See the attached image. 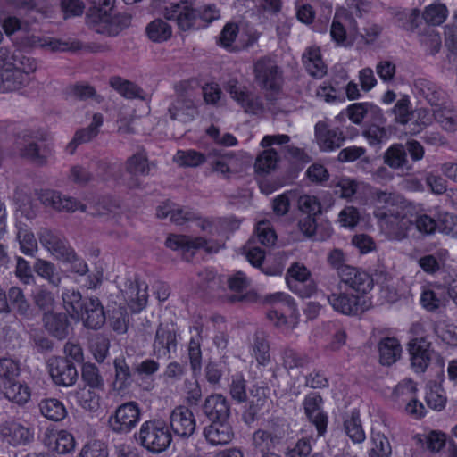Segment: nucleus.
Instances as JSON below:
<instances>
[{
  "mask_svg": "<svg viewBox=\"0 0 457 457\" xmlns=\"http://www.w3.org/2000/svg\"><path fill=\"white\" fill-rule=\"evenodd\" d=\"M135 438L147 451L154 453L164 452L172 441V436L166 422L162 420L145 421Z\"/></svg>",
  "mask_w": 457,
  "mask_h": 457,
  "instance_id": "nucleus-1",
  "label": "nucleus"
},
{
  "mask_svg": "<svg viewBox=\"0 0 457 457\" xmlns=\"http://www.w3.org/2000/svg\"><path fill=\"white\" fill-rule=\"evenodd\" d=\"M19 374L20 367L15 361L9 358L0 359V379L4 380V395L10 401L23 405L29 401V386L15 381Z\"/></svg>",
  "mask_w": 457,
  "mask_h": 457,
  "instance_id": "nucleus-2",
  "label": "nucleus"
},
{
  "mask_svg": "<svg viewBox=\"0 0 457 457\" xmlns=\"http://www.w3.org/2000/svg\"><path fill=\"white\" fill-rule=\"evenodd\" d=\"M141 409L137 402L130 401L118 406L108 419L109 428L116 434H128L139 422Z\"/></svg>",
  "mask_w": 457,
  "mask_h": 457,
  "instance_id": "nucleus-3",
  "label": "nucleus"
},
{
  "mask_svg": "<svg viewBox=\"0 0 457 457\" xmlns=\"http://www.w3.org/2000/svg\"><path fill=\"white\" fill-rule=\"evenodd\" d=\"M16 205L15 217L18 229L17 239L23 253L29 254V188L27 186L18 187L13 195Z\"/></svg>",
  "mask_w": 457,
  "mask_h": 457,
  "instance_id": "nucleus-4",
  "label": "nucleus"
},
{
  "mask_svg": "<svg viewBox=\"0 0 457 457\" xmlns=\"http://www.w3.org/2000/svg\"><path fill=\"white\" fill-rule=\"evenodd\" d=\"M165 19L176 21L181 30L198 29L204 27L199 21V10L192 7L188 1L170 4L163 11Z\"/></svg>",
  "mask_w": 457,
  "mask_h": 457,
  "instance_id": "nucleus-5",
  "label": "nucleus"
},
{
  "mask_svg": "<svg viewBox=\"0 0 457 457\" xmlns=\"http://www.w3.org/2000/svg\"><path fill=\"white\" fill-rule=\"evenodd\" d=\"M168 112L172 120L181 123L192 121L198 115L192 89L185 88L179 92L176 99L170 104Z\"/></svg>",
  "mask_w": 457,
  "mask_h": 457,
  "instance_id": "nucleus-6",
  "label": "nucleus"
},
{
  "mask_svg": "<svg viewBox=\"0 0 457 457\" xmlns=\"http://www.w3.org/2000/svg\"><path fill=\"white\" fill-rule=\"evenodd\" d=\"M111 11L104 13H93L91 7H89L87 15L92 19L93 22L98 24L97 32L105 34L109 37H115L119 35L123 29L129 27L131 22V16L127 13H119L113 16L110 15Z\"/></svg>",
  "mask_w": 457,
  "mask_h": 457,
  "instance_id": "nucleus-7",
  "label": "nucleus"
},
{
  "mask_svg": "<svg viewBox=\"0 0 457 457\" xmlns=\"http://www.w3.org/2000/svg\"><path fill=\"white\" fill-rule=\"evenodd\" d=\"M376 216L379 218L380 225L388 237L395 240L405 238L413 223L406 215L394 212L391 210L378 211Z\"/></svg>",
  "mask_w": 457,
  "mask_h": 457,
  "instance_id": "nucleus-8",
  "label": "nucleus"
},
{
  "mask_svg": "<svg viewBox=\"0 0 457 457\" xmlns=\"http://www.w3.org/2000/svg\"><path fill=\"white\" fill-rule=\"evenodd\" d=\"M256 83L262 88L276 91L281 83V71L270 58H261L254 63Z\"/></svg>",
  "mask_w": 457,
  "mask_h": 457,
  "instance_id": "nucleus-9",
  "label": "nucleus"
},
{
  "mask_svg": "<svg viewBox=\"0 0 457 457\" xmlns=\"http://www.w3.org/2000/svg\"><path fill=\"white\" fill-rule=\"evenodd\" d=\"M49 374L53 381L62 386H71L78 379L77 369L69 358L51 357L47 361Z\"/></svg>",
  "mask_w": 457,
  "mask_h": 457,
  "instance_id": "nucleus-10",
  "label": "nucleus"
},
{
  "mask_svg": "<svg viewBox=\"0 0 457 457\" xmlns=\"http://www.w3.org/2000/svg\"><path fill=\"white\" fill-rule=\"evenodd\" d=\"M323 398L318 393L308 394L303 402L304 414L308 420L315 426L318 436H322L327 431L328 418L322 409Z\"/></svg>",
  "mask_w": 457,
  "mask_h": 457,
  "instance_id": "nucleus-11",
  "label": "nucleus"
},
{
  "mask_svg": "<svg viewBox=\"0 0 457 457\" xmlns=\"http://www.w3.org/2000/svg\"><path fill=\"white\" fill-rule=\"evenodd\" d=\"M46 46H49L53 51L83 50L87 53H101L109 49L108 46L96 43L83 45L79 41L70 43L59 39L30 36V48Z\"/></svg>",
  "mask_w": 457,
  "mask_h": 457,
  "instance_id": "nucleus-12",
  "label": "nucleus"
},
{
  "mask_svg": "<svg viewBox=\"0 0 457 457\" xmlns=\"http://www.w3.org/2000/svg\"><path fill=\"white\" fill-rule=\"evenodd\" d=\"M36 195L39 201L46 206H51L58 212H73L77 210L85 212L87 206L81 204L79 201L72 197L62 196L61 193L49 190L41 189L36 190Z\"/></svg>",
  "mask_w": 457,
  "mask_h": 457,
  "instance_id": "nucleus-13",
  "label": "nucleus"
},
{
  "mask_svg": "<svg viewBox=\"0 0 457 457\" xmlns=\"http://www.w3.org/2000/svg\"><path fill=\"white\" fill-rule=\"evenodd\" d=\"M170 427L175 436L180 438L190 437L196 427L192 411L182 405L176 407L170 415Z\"/></svg>",
  "mask_w": 457,
  "mask_h": 457,
  "instance_id": "nucleus-14",
  "label": "nucleus"
},
{
  "mask_svg": "<svg viewBox=\"0 0 457 457\" xmlns=\"http://www.w3.org/2000/svg\"><path fill=\"white\" fill-rule=\"evenodd\" d=\"M14 50L11 53L7 47H0V71L13 66H25L29 62V38L27 36L16 37Z\"/></svg>",
  "mask_w": 457,
  "mask_h": 457,
  "instance_id": "nucleus-15",
  "label": "nucleus"
},
{
  "mask_svg": "<svg viewBox=\"0 0 457 457\" xmlns=\"http://www.w3.org/2000/svg\"><path fill=\"white\" fill-rule=\"evenodd\" d=\"M408 351L411 368L417 373L424 372L431 361V343L425 337L413 338L408 344Z\"/></svg>",
  "mask_w": 457,
  "mask_h": 457,
  "instance_id": "nucleus-16",
  "label": "nucleus"
},
{
  "mask_svg": "<svg viewBox=\"0 0 457 457\" xmlns=\"http://www.w3.org/2000/svg\"><path fill=\"white\" fill-rule=\"evenodd\" d=\"M40 244L49 251L57 259L62 257L69 258L71 255V247L66 238L59 232L41 228L37 233Z\"/></svg>",
  "mask_w": 457,
  "mask_h": 457,
  "instance_id": "nucleus-17",
  "label": "nucleus"
},
{
  "mask_svg": "<svg viewBox=\"0 0 457 457\" xmlns=\"http://www.w3.org/2000/svg\"><path fill=\"white\" fill-rule=\"evenodd\" d=\"M339 278L344 284L359 294H366L373 287L370 274L353 266L343 267Z\"/></svg>",
  "mask_w": 457,
  "mask_h": 457,
  "instance_id": "nucleus-18",
  "label": "nucleus"
},
{
  "mask_svg": "<svg viewBox=\"0 0 457 457\" xmlns=\"http://www.w3.org/2000/svg\"><path fill=\"white\" fill-rule=\"evenodd\" d=\"M201 411L210 421H220L229 419L230 404L221 394H212L204 399Z\"/></svg>",
  "mask_w": 457,
  "mask_h": 457,
  "instance_id": "nucleus-19",
  "label": "nucleus"
},
{
  "mask_svg": "<svg viewBox=\"0 0 457 457\" xmlns=\"http://www.w3.org/2000/svg\"><path fill=\"white\" fill-rule=\"evenodd\" d=\"M81 309V314L78 315L76 319L81 320L86 328L99 329L105 323V312L97 297H87Z\"/></svg>",
  "mask_w": 457,
  "mask_h": 457,
  "instance_id": "nucleus-20",
  "label": "nucleus"
},
{
  "mask_svg": "<svg viewBox=\"0 0 457 457\" xmlns=\"http://www.w3.org/2000/svg\"><path fill=\"white\" fill-rule=\"evenodd\" d=\"M328 301L335 311L345 315H357L368 309L366 300L361 302L358 296L345 293L330 294L328 295Z\"/></svg>",
  "mask_w": 457,
  "mask_h": 457,
  "instance_id": "nucleus-21",
  "label": "nucleus"
},
{
  "mask_svg": "<svg viewBox=\"0 0 457 457\" xmlns=\"http://www.w3.org/2000/svg\"><path fill=\"white\" fill-rule=\"evenodd\" d=\"M177 346V335L172 327L160 324L157 328L153 344L154 354L157 358L170 356Z\"/></svg>",
  "mask_w": 457,
  "mask_h": 457,
  "instance_id": "nucleus-22",
  "label": "nucleus"
},
{
  "mask_svg": "<svg viewBox=\"0 0 457 457\" xmlns=\"http://www.w3.org/2000/svg\"><path fill=\"white\" fill-rule=\"evenodd\" d=\"M287 276L297 282L295 285V291L302 298L310 297L315 293L316 285L310 279L311 273L304 265L293 263L287 270Z\"/></svg>",
  "mask_w": 457,
  "mask_h": 457,
  "instance_id": "nucleus-23",
  "label": "nucleus"
},
{
  "mask_svg": "<svg viewBox=\"0 0 457 457\" xmlns=\"http://www.w3.org/2000/svg\"><path fill=\"white\" fill-rule=\"evenodd\" d=\"M125 170L131 176L128 182L129 187L139 188L141 181L137 179V176H147L150 171V164L145 152H137L128 158L125 163Z\"/></svg>",
  "mask_w": 457,
  "mask_h": 457,
  "instance_id": "nucleus-24",
  "label": "nucleus"
},
{
  "mask_svg": "<svg viewBox=\"0 0 457 457\" xmlns=\"http://www.w3.org/2000/svg\"><path fill=\"white\" fill-rule=\"evenodd\" d=\"M228 284L229 289L236 292L230 295H228L227 299L229 303H234L240 302L250 303L258 300V295L255 292L249 291L245 294H240V292L246 289L250 286L249 280L242 271H237L233 277L229 278Z\"/></svg>",
  "mask_w": 457,
  "mask_h": 457,
  "instance_id": "nucleus-25",
  "label": "nucleus"
},
{
  "mask_svg": "<svg viewBox=\"0 0 457 457\" xmlns=\"http://www.w3.org/2000/svg\"><path fill=\"white\" fill-rule=\"evenodd\" d=\"M315 136L320 149L324 151L339 148L345 138L339 129H328V125L321 121L315 126Z\"/></svg>",
  "mask_w": 457,
  "mask_h": 457,
  "instance_id": "nucleus-26",
  "label": "nucleus"
},
{
  "mask_svg": "<svg viewBox=\"0 0 457 457\" xmlns=\"http://www.w3.org/2000/svg\"><path fill=\"white\" fill-rule=\"evenodd\" d=\"M204 435L206 440L212 445L228 444L234 436V432L228 420L211 421L204 428Z\"/></svg>",
  "mask_w": 457,
  "mask_h": 457,
  "instance_id": "nucleus-27",
  "label": "nucleus"
},
{
  "mask_svg": "<svg viewBox=\"0 0 457 457\" xmlns=\"http://www.w3.org/2000/svg\"><path fill=\"white\" fill-rule=\"evenodd\" d=\"M249 392L250 395L249 398L247 397V404L242 414V420L247 425L252 424L258 419L259 412L267 402L263 387L253 386Z\"/></svg>",
  "mask_w": 457,
  "mask_h": 457,
  "instance_id": "nucleus-28",
  "label": "nucleus"
},
{
  "mask_svg": "<svg viewBox=\"0 0 457 457\" xmlns=\"http://www.w3.org/2000/svg\"><path fill=\"white\" fill-rule=\"evenodd\" d=\"M416 93L422 96L431 106H440L445 100V92L433 81L419 78L413 83Z\"/></svg>",
  "mask_w": 457,
  "mask_h": 457,
  "instance_id": "nucleus-29",
  "label": "nucleus"
},
{
  "mask_svg": "<svg viewBox=\"0 0 457 457\" xmlns=\"http://www.w3.org/2000/svg\"><path fill=\"white\" fill-rule=\"evenodd\" d=\"M25 66H13L0 71V92L16 91L26 81Z\"/></svg>",
  "mask_w": 457,
  "mask_h": 457,
  "instance_id": "nucleus-30",
  "label": "nucleus"
},
{
  "mask_svg": "<svg viewBox=\"0 0 457 457\" xmlns=\"http://www.w3.org/2000/svg\"><path fill=\"white\" fill-rule=\"evenodd\" d=\"M103 124V116L100 113H95L91 123L86 127L78 129L72 140L67 145L66 150L71 154H74L76 148L85 143L93 140L99 133V129Z\"/></svg>",
  "mask_w": 457,
  "mask_h": 457,
  "instance_id": "nucleus-31",
  "label": "nucleus"
},
{
  "mask_svg": "<svg viewBox=\"0 0 457 457\" xmlns=\"http://www.w3.org/2000/svg\"><path fill=\"white\" fill-rule=\"evenodd\" d=\"M156 216L160 219L170 217L171 222L182 225L186 221L198 219L195 212L187 208H179L171 202L164 203L157 208Z\"/></svg>",
  "mask_w": 457,
  "mask_h": 457,
  "instance_id": "nucleus-32",
  "label": "nucleus"
},
{
  "mask_svg": "<svg viewBox=\"0 0 457 457\" xmlns=\"http://www.w3.org/2000/svg\"><path fill=\"white\" fill-rule=\"evenodd\" d=\"M226 89L229 92L232 98H234L246 112L257 113L262 109L260 102L248 92L242 90L237 86L236 79H230L227 83Z\"/></svg>",
  "mask_w": 457,
  "mask_h": 457,
  "instance_id": "nucleus-33",
  "label": "nucleus"
},
{
  "mask_svg": "<svg viewBox=\"0 0 457 457\" xmlns=\"http://www.w3.org/2000/svg\"><path fill=\"white\" fill-rule=\"evenodd\" d=\"M45 328L56 338L64 339L69 334V320L65 313L49 312L43 314Z\"/></svg>",
  "mask_w": 457,
  "mask_h": 457,
  "instance_id": "nucleus-34",
  "label": "nucleus"
},
{
  "mask_svg": "<svg viewBox=\"0 0 457 457\" xmlns=\"http://www.w3.org/2000/svg\"><path fill=\"white\" fill-rule=\"evenodd\" d=\"M383 161L386 165L393 170L410 171L411 165L406 155V149L403 144H394L384 153Z\"/></svg>",
  "mask_w": 457,
  "mask_h": 457,
  "instance_id": "nucleus-35",
  "label": "nucleus"
},
{
  "mask_svg": "<svg viewBox=\"0 0 457 457\" xmlns=\"http://www.w3.org/2000/svg\"><path fill=\"white\" fill-rule=\"evenodd\" d=\"M147 285L138 281L130 282L125 290V296L129 308L134 312H139L147 303Z\"/></svg>",
  "mask_w": 457,
  "mask_h": 457,
  "instance_id": "nucleus-36",
  "label": "nucleus"
},
{
  "mask_svg": "<svg viewBox=\"0 0 457 457\" xmlns=\"http://www.w3.org/2000/svg\"><path fill=\"white\" fill-rule=\"evenodd\" d=\"M206 240L203 237H190L185 235H170L165 241V245L174 251H181L183 254L191 250L204 247Z\"/></svg>",
  "mask_w": 457,
  "mask_h": 457,
  "instance_id": "nucleus-37",
  "label": "nucleus"
},
{
  "mask_svg": "<svg viewBox=\"0 0 457 457\" xmlns=\"http://www.w3.org/2000/svg\"><path fill=\"white\" fill-rule=\"evenodd\" d=\"M433 287L434 289H424L420 295V304L426 311L431 312H434L440 307L445 306L446 302L445 287L439 284L433 285Z\"/></svg>",
  "mask_w": 457,
  "mask_h": 457,
  "instance_id": "nucleus-38",
  "label": "nucleus"
},
{
  "mask_svg": "<svg viewBox=\"0 0 457 457\" xmlns=\"http://www.w3.org/2000/svg\"><path fill=\"white\" fill-rule=\"evenodd\" d=\"M303 62L308 73L314 78L320 79L327 73L319 47H309L303 54Z\"/></svg>",
  "mask_w": 457,
  "mask_h": 457,
  "instance_id": "nucleus-39",
  "label": "nucleus"
},
{
  "mask_svg": "<svg viewBox=\"0 0 457 457\" xmlns=\"http://www.w3.org/2000/svg\"><path fill=\"white\" fill-rule=\"evenodd\" d=\"M379 361L382 365H391L401 356L402 348L395 337L383 338L378 345Z\"/></svg>",
  "mask_w": 457,
  "mask_h": 457,
  "instance_id": "nucleus-40",
  "label": "nucleus"
},
{
  "mask_svg": "<svg viewBox=\"0 0 457 457\" xmlns=\"http://www.w3.org/2000/svg\"><path fill=\"white\" fill-rule=\"evenodd\" d=\"M115 369L114 389L123 391L129 388L133 382L134 370L126 362L122 357L116 358L113 361Z\"/></svg>",
  "mask_w": 457,
  "mask_h": 457,
  "instance_id": "nucleus-41",
  "label": "nucleus"
},
{
  "mask_svg": "<svg viewBox=\"0 0 457 457\" xmlns=\"http://www.w3.org/2000/svg\"><path fill=\"white\" fill-rule=\"evenodd\" d=\"M52 154V148L46 142V135L37 141H30V162L36 166L43 167L47 164V159Z\"/></svg>",
  "mask_w": 457,
  "mask_h": 457,
  "instance_id": "nucleus-42",
  "label": "nucleus"
},
{
  "mask_svg": "<svg viewBox=\"0 0 457 457\" xmlns=\"http://www.w3.org/2000/svg\"><path fill=\"white\" fill-rule=\"evenodd\" d=\"M1 435L3 438L12 445H18L25 444L29 429L17 422H9L3 425L1 428Z\"/></svg>",
  "mask_w": 457,
  "mask_h": 457,
  "instance_id": "nucleus-43",
  "label": "nucleus"
},
{
  "mask_svg": "<svg viewBox=\"0 0 457 457\" xmlns=\"http://www.w3.org/2000/svg\"><path fill=\"white\" fill-rule=\"evenodd\" d=\"M251 347L259 364L266 365L270 361V345L267 340V335L264 331L257 330L254 333Z\"/></svg>",
  "mask_w": 457,
  "mask_h": 457,
  "instance_id": "nucleus-44",
  "label": "nucleus"
},
{
  "mask_svg": "<svg viewBox=\"0 0 457 457\" xmlns=\"http://www.w3.org/2000/svg\"><path fill=\"white\" fill-rule=\"evenodd\" d=\"M62 298L67 312L71 318L76 319L78 315L81 314V308L87 297L83 298L80 292L78 290L66 288L62 294Z\"/></svg>",
  "mask_w": 457,
  "mask_h": 457,
  "instance_id": "nucleus-45",
  "label": "nucleus"
},
{
  "mask_svg": "<svg viewBox=\"0 0 457 457\" xmlns=\"http://www.w3.org/2000/svg\"><path fill=\"white\" fill-rule=\"evenodd\" d=\"M433 116L444 130L447 132H455L457 130L456 110L440 105L434 110Z\"/></svg>",
  "mask_w": 457,
  "mask_h": 457,
  "instance_id": "nucleus-46",
  "label": "nucleus"
},
{
  "mask_svg": "<svg viewBox=\"0 0 457 457\" xmlns=\"http://www.w3.org/2000/svg\"><path fill=\"white\" fill-rule=\"evenodd\" d=\"M39 410L46 418L54 421L62 420L67 415L62 403L54 398L42 400L39 403Z\"/></svg>",
  "mask_w": 457,
  "mask_h": 457,
  "instance_id": "nucleus-47",
  "label": "nucleus"
},
{
  "mask_svg": "<svg viewBox=\"0 0 457 457\" xmlns=\"http://www.w3.org/2000/svg\"><path fill=\"white\" fill-rule=\"evenodd\" d=\"M33 270L54 287H58L61 283V277L56 271L54 264L51 262L37 258L33 264Z\"/></svg>",
  "mask_w": 457,
  "mask_h": 457,
  "instance_id": "nucleus-48",
  "label": "nucleus"
},
{
  "mask_svg": "<svg viewBox=\"0 0 457 457\" xmlns=\"http://www.w3.org/2000/svg\"><path fill=\"white\" fill-rule=\"evenodd\" d=\"M11 312L15 311L19 315L27 317L29 303L21 288L12 287L6 294Z\"/></svg>",
  "mask_w": 457,
  "mask_h": 457,
  "instance_id": "nucleus-49",
  "label": "nucleus"
},
{
  "mask_svg": "<svg viewBox=\"0 0 457 457\" xmlns=\"http://www.w3.org/2000/svg\"><path fill=\"white\" fill-rule=\"evenodd\" d=\"M66 94L79 101H86L87 99H93L96 103L103 101V97L97 95L96 89L88 84L77 83L70 85L66 88Z\"/></svg>",
  "mask_w": 457,
  "mask_h": 457,
  "instance_id": "nucleus-50",
  "label": "nucleus"
},
{
  "mask_svg": "<svg viewBox=\"0 0 457 457\" xmlns=\"http://www.w3.org/2000/svg\"><path fill=\"white\" fill-rule=\"evenodd\" d=\"M146 34L153 42H163L171 37L172 30L166 21L156 19L147 25Z\"/></svg>",
  "mask_w": 457,
  "mask_h": 457,
  "instance_id": "nucleus-51",
  "label": "nucleus"
},
{
  "mask_svg": "<svg viewBox=\"0 0 457 457\" xmlns=\"http://www.w3.org/2000/svg\"><path fill=\"white\" fill-rule=\"evenodd\" d=\"M448 15L447 7L441 3H435L427 6L422 13L426 23L433 26L442 24Z\"/></svg>",
  "mask_w": 457,
  "mask_h": 457,
  "instance_id": "nucleus-52",
  "label": "nucleus"
},
{
  "mask_svg": "<svg viewBox=\"0 0 457 457\" xmlns=\"http://www.w3.org/2000/svg\"><path fill=\"white\" fill-rule=\"evenodd\" d=\"M344 426L345 433L354 443H361L365 439L358 411L352 412L351 417L345 420Z\"/></svg>",
  "mask_w": 457,
  "mask_h": 457,
  "instance_id": "nucleus-53",
  "label": "nucleus"
},
{
  "mask_svg": "<svg viewBox=\"0 0 457 457\" xmlns=\"http://www.w3.org/2000/svg\"><path fill=\"white\" fill-rule=\"evenodd\" d=\"M278 162V153L273 148H265L256 158L254 167L258 172H269Z\"/></svg>",
  "mask_w": 457,
  "mask_h": 457,
  "instance_id": "nucleus-54",
  "label": "nucleus"
},
{
  "mask_svg": "<svg viewBox=\"0 0 457 457\" xmlns=\"http://www.w3.org/2000/svg\"><path fill=\"white\" fill-rule=\"evenodd\" d=\"M110 85L122 96L129 99L139 97L140 92L142 91L137 85L129 80L123 79L120 77L111 78Z\"/></svg>",
  "mask_w": 457,
  "mask_h": 457,
  "instance_id": "nucleus-55",
  "label": "nucleus"
},
{
  "mask_svg": "<svg viewBox=\"0 0 457 457\" xmlns=\"http://www.w3.org/2000/svg\"><path fill=\"white\" fill-rule=\"evenodd\" d=\"M81 378L85 384L91 388H102L104 379L98 368L91 362H86L82 366Z\"/></svg>",
  "mask_w": 457,
  "mask_h": 457,
  "instance_id": "nucleus-56",
  "label": "nucleus"
},
{
  "mask_svg": "<svg viewBox=\"0 0 457 457\" xmlns=\"http://www.w3.org/2000/svg\"><path fill=\"white\" fill-rule=\"evenodd\" d=\"M361 134L371 146H379L388 138L386 128L376 123H372L366 127L362 130Z\"/></svg>",
  "mask_w": 457,
  "mask_h": 457,
  "instance_id": "nucleus-57",
  "label": "nucleus"
},
{
  "mask_svg": "<svg viewBox=\"0 0 457 457\" xmlns=\"http://www.w3.org/2000/svg\"><path fill=\"white\" fill-rule=\"evenodd\" d=\"M79 457H109L108 445L102 440H91L83 445Z\"/></svg>",
  "mask_w": 457,
  "mask_h": 457,
  "instance_id": "nucleus-58",
  "label": "nucleus"
},
{
  "mask_svg": "<svg viewBox=\"0 0 457 457\" xmlns=\"http://www.w3.org/2000/svg\"><path fill=\"white\" fill-rule=\"evenodd\" d=\"M89 348L96 361L101 363L109 353L110 340L104 336L97 335L91 340Z\"/></svg>",
  "mask_w": 457,
  "mask_h": 457,
  "instance_id": "nucleus-59",
  "label": "nucleus"
},
{
  "mask_svg": "<svg viewBox=\"0 0 457 457\" xmlns=\"http://www.w3.org/2000/svg\"><path fill=\"white\" fill-rule=\"evenodd\" d=\"M437 231L457 238V215L444 212L437 216Z\"/></svg>",
  "mask_w": 457,
  "mask_h": 457,
  "instance_id": "nucleus-60",
  "label": "nucleus"
},
{
  "mask_svg": "<svg viewBox=\"0 0 457 457\" xmlns=\"http://www.w3.org/2000/svg\"><path fill=\"white\" fill-rule=\"evenodd\" d=\"M179 166L196 167L202 164L205 158L204 156L196 151H178L173 158Z\"/></svg>",
  "mask_w": 457,
  "mask_h": 457,
  "instance_id": "nucleus-61",
  "label": "nucleus"
},
{
  "mask_svg": "<svg viewBox=\"0 0 457 457\" xmlns=\"http://www.w3.org/2000/svg\"><path fill=\"white\" fill-rule=\"evenodd\" d=\"M446 396L444 394V390L437 384H434L426 395V402L429 408L440 411H442L446 403Z\"/></svg>",
  "mask_w": 457,
  "mask_h": 457,
  "instance_id": "nucleus-62",
  "label": "nucleus"
},
{
  "mask_svg": "<svg viewBox=\"0 0 457 457\" xmlns=\"http://www.w3.org/2000/svg\"><path fill=\"white\" fill-rule=\"evenodd\" d=\"M54 437V449L60 454H65L71 453L75 448L74 436L66 430H61Z\"/></svg>",
  "mask_w": 457,
  "mask_h": 457,
  "instance_id": "nucleus-63",
  "label": "nucleus"
},
{
  "mask_svg": "<svg viewBox=\"0 0 457 457\" xmlns=\"http://www.w3.org/2000/svg\"><path fill=\"white\" fill-rule=\"evenodd\" d=\"M374 447L370 450L369 457H390L391 445L386 436L379 433L372 437Z\"/></svg>",
  "mask_w": 457,
  "mask_h": 457,
  "instance_id": "nucleus-64",
  "label": "nucleus"
}]
</instances>
